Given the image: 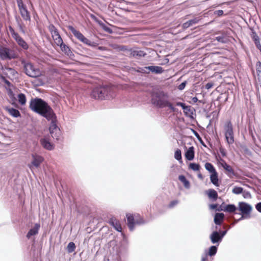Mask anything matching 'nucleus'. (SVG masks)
I'll use <instances>...</instances> for the list:
<instances>
[{"label":"nucleus","instance_id":"obj_1","mask_svg":"<svg viewBox=\"0 0 261 261\" xmlns=\"http://www.w3.org/2000/svg\"><path fill=\"white\" fill-rule=\"evenodd\" d=\"M30 109L34 112H36L46 119H51L55 116L52 108L45 101L41 98H32L29 105Z\"/></svg>","mask_w":261,"mask_h":261},{"label":"nucleus","instance_id":"obj_2","mask_svg":"<svg viewBox=\"0 0 261 261\" xmlns=\"http://www.w3.org/2000/svg\"><path fill=\"white\" fill-rule=\"evenodd\" d=\"M115 87L110 85H102L95 87L90 96L95 99L103 100L113 98L115 96Z\"/></svg>","mask_w":261,"mask_h":261},{"label":"nucleus","instance_id":"obj_3","mask_svg":"<svg viewBox=\"0 0 261 261\" xmlns=\"http://www.w3.org/2000/svg\"><path fill=\"white\" fill-rule=\"evenodd\" d=\"M168 98V94L161 90L154 91L151 94V102L153 105L160 108L168 107L172 111H175V108Z\"/></svg>","mask_w":261,"mask_h":261},{"label":"nucleus","instance_id":"obj_4","mask_svg":"<svg viewBox=\"0 0 261 261\" xmlns=\"http://www.w3.org/2000/svg\"><path fill=\"white\" fill-rule=\"evenodd\" d=\"M20 62L23 66L24 72L28 76L31 77H37L42 75L41 70L31 62L26 61L24 59H20Z\"/></svg>","mask_w":261,"mask_h":261},{"label":"nucleus","instance_id":"obj_5","mask_svg":"<svg viewBox=\"0 0 261 261\" xmlns=\"http://www.w3.org/2000/svg\"><path fill=\"white\" fill-rule=\"evenodd\" d=\"M126 218L127 226L130 231L134 230L135 225H140L144 223L143 217L139 214L127 213Z\"/></svg>","mask_w":261,"mask_h":261},{"label":"nucleus","instance_id":"obj_6","mask_svg":"<svg viewBox=\"0 0 261 261\" xmlns=\"http://www.w3.org/2000/svg\"><path fill=\"white\" fill-rule=\"evenodd\" d=\"M17 54L13 49L0 46V59L2 60H11L17 58Z\"/></svg>","mask_w":261,"mask_h":261},{"label":"nucleus","instance_id":"obj_7","mask_svg":"<svg viewBox=\"0 0 261 261\" xmlns=\"http://www.w3.org/2000/svg\"><path fill=\"white\" fill-rule=\"evenodd\" d=\"M225 139L229 145L232 144L234 142L233 125L230 120L227 121L224 125Z\"/></svg>","mask_w":261,"mask_h":261},{"label":"nucleus","instance_id":"obj_8","mask_svg":"<svg viewBox=\"0 0 261 261\" xmlns=\"http://www.w3.org/2000/svg\"><path fill=\"white\" fill-rule=\"evenodd\" d=\"M68 29L72 33L74 37L79 41L91 46H95L96 43L92 42L90 40L85 37L82 33L76 30L73 27L69 25L68 27Z\"/></svg>","mask_w":261,"mask_h":261},{"label":"nucleus","instance_id":"obj_9","mask_svg":"<svg viewBox=\"0 0 261 261\" xmlns=\"http://www.w3.org/2000/svg\"><path fill=\"white\" fill-rule=\"evenodd\" d=\"M238 205L239 211L242 214L241 219L250 218L251 217V212L252 210L251 205L245 202H240Z\"/></svg>","mask_w":261,"mask_h":261},{"label":"nucleus","instance_id":"obj_10","mask_svg":"<svg viewBox=\"0 0 261 261\" xmlns=\"http://www.w3.org/2000/svg\"><path fill=\"white\" fill-rule=\"evenodd\" d=\"M16 1L22 18L25 21H30L31 20L30 13L28 10L26 6L23 4L22 0H16Z\"/></svg>","mask_w":261,"mask_h":261},{"label":"nucleus","instance_id":"obj_11","mask_svg":"<svg viewBox=\"0 0 261 261\" xmlns=\"http://www.w3.org/2000/svg\"><path fill=\"white\" fill-rule=\"evenodd\" d=\"M9 30L12 36L18 44L21 46L23 49H28V45L26 42L17 33L15 32L14 29L11 26L9 27Z\"/></svg>","mask_w":261,"mask_h":261},{"label":"nucleus","instance_id":"obj_12","mask_svg":"<svg viewBox=\"0 0 261 261\" xmlns=\"http://www.w3.org/2000/svg\"><path fill=\"white\" fill-rule=\"evenodd\" d=\"M32 161L31 164L29 165V168L32 170L33 167L38 168L44 161V158L36 153L32 154Z\"/></svg>","mask_w":261,"mask_h":261},{"label":"nucleus","instance_id":"obj_13","mask_svg":"<svg viewBox=\"0 0 261 261\" xmlns=\"http://www.w3.org/2000/svg\"><path fill=\"white\" fill-rule=\"evenodd\" d=\"M50 33L51 37L54 40V43L56 45H59V44L63 43V40L59 34L58 30L54 26L51 27L50 29Z\"/></svg>","mask_w":261,"mask_h":261},{"label":"nucleus","instance_id":"obj_14","mask_svg":"<svg viewBox=\"0 0 261 261\" xmlns=\"http://www.w3.org/2000/svg\"><path fill=\"white\" fill-rule=\"evenodd\" d=\"M146 55V54L144 52V51L141 50H133L132 49H129L127 50V56L134 57H144Z\"/></svg>","mask_w":261,"mask_h":261},{"label":"nucleus","instance_id":"obj_15","mask_svg":"<svg viewBox=\"0 0 261 261\" xmlns=\"http://www.w3.org/2000/svg\"><path fill=\"white\" fill-rule=\"evenodd\" d=\"M109 224L112 225L117 231L121 232L122 228L120 221L115 218H111L109 220Z\"/></svg>","mask_w":261,"mask_h":261},{"label":"nucleus","instance_id":"obj_16","mask_svg":"<svg viewBox=\"0 0 261 261\" xmlns=\"http://www.w3.org/2000/svg\"><path fill=\"white\" fill-rule=\"evenodd\" d=\"M41 145L46 149L48 150H53L54 148V145L45 138H42L40 141Z\"/></svg>","mask_w":261,"mask_h":261},{"label":"nucleus","instance_id":"obj_17","mask_svg":"<svg viewBox=\"0 0 261 261\" xmlns=\"http://www.w3.org/2000/svg\"><path fill=\"white\" fill-rule=\"evenodd\" d=\"M40 227V225L39 223H36L35 224L34 227L31 229L27 234V237L28 239H30L31 236H35L38 233V230Z\"/></svg>","mask_w":261,"mask_h":261},{"label":"nucleus","instance_id":"obj_18","mask_svg":"<svg viewBox=\"0 0 261 261\" xmlns=\"http://www.w3.org/2000/svg\"><path fill=\"white\" fill-rule=\"evenodd\" d=\"M224 169L225 170L226 174L230 178H233L237 176V173L234 172V170L231 166L228 165L225 167Z\"/></svg>","mask_w":261,"mask_h":261},{"label":"nucleus","instance_id":"obj_19","mask_svg":"<svg viewBox=\"0 0 261 261\" xmlns=\"http://www.w3.org/2000/svg\"><path fill=\"white\" fill-rule=\"evenodd\" d=\"M195 155L194 148L191 146L189 148L185 153V157L187 160L192 161L194 159Z\"/></svg>","mask_w":261,"mask_h":261},{"label":"nucleus","instance_id":"obj_20","mask_svg":"<svg viewBox=\"0 0 261 261\" xmlns=\"http://www.w3.org/2000/svg\"><path fill=\"white\" fill-rule=\"evenodd\" d=\"M210 239L213 244L219 243L222 241L220 233L217 231H214L210 236Z\"/></svg>","mask_w":261,"mask_h":261},{"label":"nucleus","instance_id":"obj_21","mask_svg":"<svg viewBox=\"0 0 261 261\" xmlns=\"http://www.w3.org/2000/svg\"><path fill=\"white\" fill-rule=\"evenodd\" d=\"M145 69H148L151 72L156 74L162 73L164 71V70L162 67L158 66H150L145 67Z\"/></svg>","mask_w":261,"mask_h":261},{"label":"nucleus","instance_id":"obj_22","mask_svg":"<svg viewBox=\"0 0 261 261\" xmlns=\"http://www.w3.org/2000/svg\"><path fill=\"white\" fill-rule=\"evenodd\" d=\"M210 180L212 183L215 186L219 187L220 182L218 178V174L217 171L211 174Z\"/></svg>","mask_w":261,"mask_h":261},{"label":"nucleus","instance_id":"obj_23","mask_svg":"<svg viewBox=\"0 0 261 261\" xmlns=\"http://www.w3.org/2000/svg\"><path fill=\"white\" fill-rule=\"evenodd\" d=\"M200 20V19L198 17L195 18L193 19L190 20L184 23L182 25V27L184 29H186L189 28L190 27L192 26V25L197 23Z\"/></svg>","mask_w":261,"mask_h":261},{"label":"nucleus","instance_id":"obj_24","mask_svg":"<svg viewBox=\"0 0 261 261\" xmlns=\"http://www.w3.org/2000/svg\"><path fill=\"white\" fill-rule=\"evenodd\" d=\"M5 110L9 113V114L14 117H18L20 116L19 111L13 108L6 107Z\"/></svg>","mask_w":261,"mask_h":261},{"label":"nucleus","instance_id":"obj_25","mask_svg":"<svg viewBox=\"0 0 261 261\" xmlns=\"http://www.w3.org/2000/svg\"><path fill=\"white\" fill-rule=\"evenodd\" d=\"M49 120H51V124L49 126V132L50 134H54V131L56 130V129H59V128L58 127L56 124V115L53 117L51 119H49Z\"/></svg>","mask_w":261,"mask_h":261},{"label":"nucleus","instance_id":"obj_26","mask_svg":"<svg viewBox=\"0 0 261 261\" xmlns=\"http://www.w3.org/2000/svg\"><path fill=\"white\" fill-rule=\"evenodd\" d=\"M224 215L223 213H217L214 218V222L216 224L220 225L223 221Z\"/></svg>","mask_w":261,"mask_h":261},{"label":"nucleus","instance_id":"obj_27","mask_svg":"<svg viewBox=\"0 0 261 261\" xmlns=\"http://www.w3.org/2000/svg\"><path fill=\"white\" fill-rule=\"evenodd\" d=\"M207 194L210 198L213 199L215 201L217 200L218 197L217 192L215 190L212 189H209L207 191Z\"/></svg>","mask_w":261,"mask_h":261},{"label":"nucleus","instance_id":"obj_28","mask_svg":"<svg viewBox=\"0 0 261 261\" xmlns=\"http://www.w3.org/2000/svg\"><path fill=\"white\" fill-rule=\"evenodd\" d=\"M57 46H59L60 47L61 50L65 54L69 55L71 53V51L69 46H67L66 44H64L63 42L61 44H59V45H57Z\"/></svg>","mask_w":261,"mask_h":261},{"label":"nucleus","instance_id":"obj_29","mask_svg":"<svg viewBox=\"0 0 261 261\" xmlns=\"http://www.w3.org/2000/svg\"><path fill=\"white\" fill-rule=\"evenodd\" d=\"M256 75L258 81L261 79V62L257 61L255 64Z\"/></svg>","mask_w":261,"mask_h":261},{"label":"nucleus","instance_id":"obj_30","mask_svg":"<svg viewBox=\"0 0 261 261\" xmlns=\"http://www.w3.org/2000/svg\"><path fill=\"white\" fill-rule=\"evenodd\" d=\"M178 179L184 184V186L186 188L189 189L190 188V182L186 179L184 175H179L178 177Z\"/></svg>","mask_w":261,"mask_h":261},{"label":"nucleus","instance_id":"obj_31","mask_svg":"<svg viewBox=\"0 0 261 261\" xmlns=\"http://www.w3.org/2000/svg\"><path fill=\"white\" fill-rule=\"evenodd\" d=\"M18 102L22 106L26 103V96L23 93H20L17 96Z\"/></svg>","mask_w":261,"mask_h":261},{"label":"nucleus","instance_id":"obj_32","mask_svg":"<svg viewBox=\"0 0 261 261\" xmlns=\"http://www.w3.org/2000/svg\"><path fill=\"white\" fill-rule=\"evenodd\" d=\"M204 167L205 169L211 174L217 171L214 166L210 163H206L204 165Z\"/></svg>","mask_w":261,"mask_h":261},{"label":"nucleus","instance_id":"obj_33","mask_svg":"<svg viewBox=\"0 0 261 261\" xmlns=\"http://www.w3.org/2000/svg\"><path fill=\"white\" fill-rule=\"evenodd\" d=\"M236 210L237 207L234 204H228L225 206L223 210L228 213H234Z\"/></svg>","mask_w":261,"mask_h":261},{"label":"nucleus","instance_id":"obj_34","mask_svg":"<svg viewBox=\"0 0 261 261\" xmlns=\"http://www.w3.org/2000/svg\"><path fill=\"white\" fill-rule=\"evenodd\" d=\"M112 47L114 49H116L117 50L125 51H126V55L127 54V50L129 49L125 45H117V44L113 45Z\"/></svg>","mask_w":261,"mask_h":261},{"label":"nucleus","instance_id":"obj_35","mask_svg":"<svg viewBox=\"0 0 261 261\" xmlns=\"http://www.w3.org/2000/svg\"><path fill=\"white\" fill-rule=\"evenodd\" d=\"M189 168L194 171H198L200 169V166L198 164L191 163L189 165Z\"/></svg>","mask_w":261,"mask_h":261},{"label":"nucleus","instance_id":"obj_36","mask_svg":"<svg viewBox=\"0 0 261 261\" xmlns=\"http://www.w3.org/2000/svg\"><path fill=\"white\" fill-rule=\"evenodd\" d=\"M75 248H76V246H75V244L72 242H70L68 244L67 247V249L68 252L69 253H71L73 252V251H74Z\"/></svg>","mask_w":261,"mask_h":261},{"label":"nucleus","instance_id":"obj_37","mask_svg":"<svg viewBox=\"0 0 261 261\" xmlns=\"http://www.w3.org/2000/svg\"><path fill=\"white\" fill-rule=\"evenodd\" d=\"M217 248L215 246H211L208 250L207 253H206L209 256H213L217 253Z\"/></svg>","mask_w":261,"mask_h":261},{"label":"nucleus","instance_id":"obj_38","mask_svg":"<svg viewBox=\"0 0 261 261\" xmlns=\"http://www.w3.org/2000/svg\"><path fill=\"white\" fill-rule=\"evenodd\" d=\"M51 137L56 139L57 140H60L61 137V132L60 129H56V130L54 131V134H50Z\"/></svg>","mask_w":261,"mask_h":261},{"label":"nucleus","instance_id":"obj_39","mask_svg":"<svg viewBox=\"0 0 261 261\" xmlns=\"http://www.w3.org/2000/svg\"><path fill=\"white\" fill-rule=\"evenodd\" d=\"M174 158L178 161L182 162L181 152L179 149H177L174 153Z\"/></svg>","mask_w":261,"mask_h":261},{"label":"nucleus","instance_id":"obj_40","mask_svg":"<svg viewBox=\"0 0 261 261\" xmlns=\"http://www.w3.org/2000/svg\"><path fill=\"white\" fill-rule=\"evenodd\" d=\"M243 189L240 187H235L232 189V193L236 194H239L243 192Z\"/></svg>","mask_w":261,"mask_h":261},{"label":"nucleus","instance_id":"obj_41","mask_svg":"<svg viewBox=\"0 0 261 261\" xmlns=\"http://www.w3.org/2000/svg\"><path fill=\"white\" fill-rule=\"evenodd\" d=\"M251 38L254 42L259 40L258 36L255 32L252 33Z\"/></svg>","mask_w":261,"mask_h":261},{"label":"nucleus","instance_id":"obj_42","mask_svg":"<svg viewBox=\"0 0 261 261\" xmlns=\"http://www.w3.org/2000/svg\"><path fill=\"white\" fill-rule=\"evenodd\" d=\"M176 105L182 107L183 110H188L189 108L188 106H186L184 103L180 102H176Z\"/></svg>","mask_w":261,"mask_h":261},{"label":"nucleus","instance_id":"obj_43","mask_svg":"<svg viewBox=\"0 0 261 261\" xmlns=\"http://www.w3.org/2000/svg\"><path fill=\"white\" fill-rule=\"evenodd\" d=\"M176 105L182 107L183 110H188L189 108L188 106H186L184 103L180 102H176Z\"/></svg>","mask_w":261,"mask_h":261},{"label":"nucleus","instance_id":"obj_44","mask_svg":"<svg viewBox=\"0 0 261 261\" xmlns=\"http://www.w3.org/2000/svg\"><path fill=\"white\" fill-rule=\"evenodd\" d=\"M178 203V201L177 200H174L170 202V203L168 205V207L169 208H172L175 205H176Z\"/></svg>","mask_w":261,"mask_h":261},{"label":"nucleus","instance_id":"obj_45","mask_svg":"<svg viewBox=\"0 0 261 261\" xmlns=\"http://www.w3.org/2000/svg\"><path fill=\"white\" fill-rule=\"evenodd\" d=\"M220 164L223 168H224L225 167L228 165V164H227L225 161L223 159H220Z\"/></svg>","mask_w":261,"mask_h":261},{"label":"nucleus","instance_id":"obj_46","mask_svg":"<svg viewBox=\"0 0 261 261\" xmlns=\"http://www.w3.org/2000/svg\"><path fill=\"white\" fill-rule=\"evenodd\" d=\"M255 46L257 49L259 50L261 53V44L260 43L259 40L254 42Z\"/></svg>","mask_w":261,"mask_h":261},{"label":"nucleus","instance_id":"obj_47","mask_svg":"<svg viewBox=\"0 0 261 261\" xmlns=\"http://www.w3.org/2000/svg\"><path fill=\"white\" fill-rule=\"evenodd\" d=\"M186 82H182V83H181L178 87V88L179 90H183L185 86H186Z\"/></svg>","mask_w":261,"mask_h":261},{"label":"nucleus","instance_id":"obj_48","mask_svg":"<svg viewBox=\"0 0 261 261\" xmlns=\"http://www.w3.org/2000/svg\"><path fill=\"white\" fill-rule=\"evenodd\" d=\"M243 197L245 198H251V196L249 192H246L243 193Z\"/></svg>","mask_w":261,"mask_h":261},{"label":"nucleus","instance_id":"obj_49","mask_svg":"<svg viewBox=\"0 0 261 261\" xmlns=\"http://www.w3.org/2000/svg\"><path fill=\"white\" fill-rule=\"evenodd\" d=\"M208 255L207 253H205L202 256L201 261H208Z\"/></svg>","mask_w":261,"mask_h":261},{"label":"nucleus","instance_id":"obj_50","mask_svg":"<svg viewBox=\"0 0 261 261\" xmlns=\"http://www.w3.org/2000/svg\"><path fill=\"white\" fill-rule=\"evenodd\" d=\"M220 152L221 153V154L223 156H225L226 154V152H225V150L224 148H220Z\"/></svg>","mask_w":261,"mask_h":261},{"label":"nucleus","instance_id":"obj_51","mask_svg":"<svg viewBox=\"0 0 261 261\" xmlns=\"http://www.w3.org/2000/svg\"><path fill=\"white\" fill-rule=\"evenodd\" d=\"M255 208L260 213H261V202H259L255 205Z\"/></svg>","mask_w":261,"mask_h":261},{"label":"nucleus","instance_id":"obj_52","mask_svg":"<svg viewBox=\"0 0 261 261\" xmlns=\"http://www.w3.org/2000/svg\"><path fill=\"white\" fill-rule=\"evenodd\" d=\"M213 86V84L212 83H207L206 85H205V88L207 89H209L211 88H212V87Z\"/></svg>","mask_w":261,"mask_h":261},{"label":"nucleus","instance_id":"obj_53","mask_svg":"<svg viewBox=\"0 0 261 261\" xmlns=\"http://www.w3.org/2000/svg\"><path fill=\"white\" fill-rule=\"evenodd\" d=\"M192 101L193 103H196L197 101H199V102H201L200 100H198L197 97H193L192 99Z\"/></svg>","mask_w":261,"mask_h":261},{"label":"nucleus","instance_id":"obj_54","mask_svg":"<svg viewBox=\"0 0 261 261\" xmlns=\"http://www.w3.org/2000/svg\"><path fill=\"white\" fill-rule=\"evenodd\" d=\"M226 233V231H222L221 232L220 234V237H221L222 239L223 238V237L225 235Z\"/></svg>","mask_w":261,"mask_h":261},{"label":"nucleus","instance_id":"obj_55","mask_svg":"<svg viewBox=\"0 0 261 261\" xmlns=\"http://www.w3.org/2000/svg\"><path fill=\"white\" fill-rule=\"evenodd\" d=\"M223 14V11L222 10H218V15H222Z\"/></svg>","mask_w":261,"mask_h":261},{"label":"nucleus","instance_id":"obj_56","mask_svg":"<svg viewBox=\"0 0 261 261\" xmlns=\"http://www.w3.org/2000/svg\"><path fill=\"white\" fill-rule=\"evenodd\" d=\"M98 49H100V50H106V48L105 47H103V46H99V47H98Z\"/></svg>","mask_w":261,"mask_h":261},{"label":"nucleus","instance_id":"obj_57","mask_svg":"<svg viewBox=\"0 0 261 261\" xmlns=\"http://www.w3.org/2000/svg\"><path fill=\"white\" fill-rule=\"evenodd\" d=\"M198 177L200 178V179H202L203 178V176L202 175V174L201 173H199L198 175Z\"/></svg>","mask_w":261,"mask_h":261},{"label":"nucleus","instance_id":"obj_58","mask_svg":"<svg viewBox=\"0 0 261 261\" xmlns=\"http://www.w3.org/2000/svg\"><path fill=\"white\" fill-rule=\"evenodd\" d=\"M222 39V38L220 37H217V39L218 41H220L221 39Z\"/></svg>","mask_w":261,"mask_h":261},{"label":"nucleus","instance_id":"obj_59","mask_svg":"<svg viewBox=\"0 0 261 261\" xmlns=\"http://www.w3.org/2000/svg\"><path fill=\"white\" fill-rule=\"evenodd\" d=\"M196 136L198 138L200 139L198 134L196 132Z\"/></svg>","mask_w":261,"mask_h":261}]
</instances>
